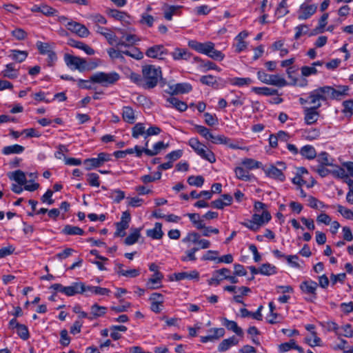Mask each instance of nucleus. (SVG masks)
<instances>
[{"label":"nucleus","mask_w":353,"mask_h":353,"mask_svg":"<svg viewBox=\"0 0 353 353\" xmlns=\"http://www.w3.org/2000/svg\"><path fill=\"white\" fill-rule=\"evenodd\" d=\"M188 46L196 52L214 60L222 61L225 57L224 54L214 48V43L211 41L201 43L196 40H189Z\"/></svg>","instance_id":"f257e3e1"},{"label":"nucleus","mask_w":353,"mask_h":353,"mask_svg":"<svg viewBox=\"0 0 353 353\" xmlns=\"http://www.w3.org/2000/svg\"><path fill=\"white\" fill-rule=\"evenodd\" d=\"M64 61L66 65L72 70H78L81 72L93 70L98 66V63L96 62H90L88 63L83 58L69 54H65L64 55Z\"/></svg>","instance_id":"f03ea898"},{"label":"nucleus","mask_w":353,"mask_h":353,"mask_svg":"<svg viewBox=\"0 0 353 353\" xmlns=\"http://www.w3.org/2000/svg\"><path fill=\"white\" fill-rule=\"evenodd\" d=\"M188 145L202 159L210 163L216 161V157L214 152L204 143H201L197 138L192 137L188 140Z\"/></svg>","instance_id":"7ed1b4c3"},{"label":"nucleus","mask_w":353,"mask_h":353,"mask_svg":"<svg viewBox=\"0 0 353 353\" xmlns=\"http://www.w3.org/2000/svg\"><path fill=\"white\" fill-rule=\"evenodd\" d=\"M272 219L268 210H263L261 214H254L252 219H245L241 224L252 231H258L261 226L268 223Z\"/></svg>","instance_id":"20e7f679"},{"label":"nucleus","mask_w":353,"mask_h":353,"mask_svg":"<svg viewBox=\"0 0 353 353\" xmlns=\"http://www.w3.org/2000/svg\"><path fill=\"white\" fill-rule=\"evenodd\" d=\"M142 73L145 86L148 88L155 87L161 77V70L159 67L152 65H147L143 67Z\"/></svg>","instance_id":"39448f33"},{"label":"nucleus","mask_w":353,"mask_h":353,"mask_svg":"<svg viewBox=\"0 0 353 353\" xmlns=\"http://www.w3.org/2000/svg\"><path fill=\"white\" fill-rule=\"evenodd\" d=\"M257 79L262 83L282 88L288 85L287 81L280 74H270L263 70H259L256 72Z\"/></svg>","instance_id":"423d86ee"},{"label":"nucleus","mask_w":353,"mask_h":353,"mask_svg":"<svg viewBox=\"0 0 353 353\" xmlns=\"http://www.w3.org/2000/svg\"><path fill=\"white\" fill-rule=\"evenodd\" d=\"M328 98L326 86L319 87L308 93L307 104L314 108H319L323 102H325Z\"/></svg>","instance_id":"0eeeda50"},{"label":"nucleus","mask_w":353,"mask_h":353,"mask_svg":"<svg viewBox=\"0 0 353 353\" xmlns=\"http://www.w3.org/2000/svg\"><path fill=\"white\" fill-rule=\"evenodd\" d=\"M119 78V74L116 72L109 73L98 72L90 77V81L108 87L115 83Z\"/></svg>","instance_id":"6e6552de"},{"label":"nucleus","mask_w":353,"mask_h":353,"mask_svg":"<svg viewBox=\"0 0 353 353\" xmlns=\"http://www.w3.org/2000/svg\"><path fill=\"white\" fill-rule=\"evenodd\" d=\"M36 47L41 54L47 56V62L48 65L51 66L57 61V57L54 52V43L37 41L36 43Z\"/></svg>","instance_id":"1a4fd4ad"},{"label":"nucleus","mask_w":353,"mask_h":353,"mask_svg":"<svg viewBox=\"0 0 353 353\" xmlns=\"http://www.w3.org/2000/svg\"><path fill=\"white\" fill-rule=\"evenodd\" d=\"M301 292L305 295V300L314 302L317 298L318 283L309 279L302 281L300 284Z\"/></svg>","instance_id":"9d476101"},{"label":"nucleus","mask_w":353,"mask_h":353,"mask_svg":"<svg viewBox=\"0 0 353 353\" xmlns=\"http://www.w3.org/2000/svg\"><path fill=\"white\" fill-rule=\"evenodd\" d=\"M110 154L105 152H101L97 157L87 159L83 161L85 168L87 170L101 166L105 162L110 160Z\"/></svg>","instance_id":"9b49d317"},{"label":"nucleus","mask_w":353,"mask_h":353,"mask_svg":"<svg viewBox=\"0 0 353 353\" xmlns=\"http://www.w3.org/2000/svg\"><path fill=\"white\" fill-rule=\"evenodd\" d=\"M263 172L266 176L272 179L279 182H283L285 181V175L283 170L278 168L276 165L269 164L263 168Z\"/></svg>","instance_id":"f8f14e48"},{"label":"nucleus","mask_w":353,"mask_h":353,"mask_svg":"<svg viewBox=\"0 0 353 353\" xmlns=\"http://www.w3.org/2000/svg\"><path fill=\"white\" fill-rule=\"evenodd\" d=\"M328 98L330 99L341 100L349 94L350 88L347 85H339L336 88L326 86Z\"/></svg>","instance_id":"ddd939ff"},{"label":"nucleus","mask_w":353,"mask_h":353,"mask_svg":"<svg viewBox=\"0 0 353 353\" xmlns=\"http://www.w3.org/2000/svg\"><path fill=\"white\" fill-rule=\"evenodd\" d=\"M148 301L150 303V310L159 314L163 310L164 296L159 292H153L150 294Z\"/></svg>","instance_id":"4468645a"},{"label":"nucleus","mask_w":353,"mask_h":353,"mask_svg":"<svg viewBox=\"0 0 353 353\" xmlns=\"http://www.w3.org/2000/svg\"><path fill=\"white\" fill-rule=\"evenodd\" d=\"M65 27L68 30L82 38L87 37L90 34V31L84 25L72 20L68 21V23H65Z\"/></svg>","instance_id":"2eb2a0df"},{"label":"nucleus","mask_w":353,"mask_h":353,"mask_svg":"<svg viewBox=\"0 0 353 353\" xmlns=\"http://www.w3.org/2000/svg\"><path fill=\"white\" fill-rule=\"evenodd\" d=\"M230 273L229 269L223 268L213 272L212 277L208 279V283L210 285L217 286L223 280H227L228 274Z\"/></svg>","instance_id":"dca6fc26"},{"label":"nucleus","mask_w":353,"mask_h":353,"mask_svg":"<svg viewBox=\"0 0 353 353\" xmlns=\"http://www.w3.org/2000/svg\"><path fill=\"white\" fill-rule=\"evenodd\" d=\"M317 10V6L315 4L302 3L298 10V19L299 20H305L312 17Z\"/></svg>","instance_id":"f3484780"},{"label":"nucleus","mask_w":353,"mask_h":353,"mask_svg":"<svg viewBox=\"0 0 353 353\" xmlns=\"http://www.w3.org/2000/svg\"><path fill=\"white\" fill-rule=\"evenodd\" d=\"M168 51L162 45H155L149 48L146 52L145 55L148 57L152 59H163L168 55Z\"/></svg>","instance_id":"a211bd4d"},{"label":"nucleus","mask_w":353,"mask_h":353,"mask_svg":"<svg viewBox=\"0 0 353 353\" xmlns=\"http://www.w3.org/2000/svg\"><path fill=\"white\" fill-rule=\"evenodd\" d=\"M226 82L238 88L248 87L254 83V80L250 77H228L226 79Z\"/></svg>","instance_id":"6ab92c4d"},{"label":"nucleus","mask_w":353,"mask_h":353,"mask_svg":"<svg viewBox=\"0 0 353 353\" xmlns=\"http://www.w3.org/2000/svg\"><path fill=\"white\" fill-rule=\"evenodd\" d=\"M248 32L245 30L239 33L234 38L235 43L233 45L236 52L239 53L245 50L248 47V43L245 39L248 37Z\"/></svg>","instance_id":"aec40b11"},{"label":"nucleus","mask_w":353,"mask_h":353,"mask_svg":"<svg viewBox=\"0 0 353 353\" xmlns=\"http://www.w3.org/2000/svg\"><path fill=\"white\" fill-rule=\"evenodd\" d=\"M236 179L243 181H250L254 179V175L240 163L234 169Z\"/></svg>","instance_id":"412c9836"},{"label":"nucleus","mask_w":353,"mask_h":353,"mask_svg":"<svg viewBox=\"0 0 353 353\" xmlns=\"http://www.w3.org/2000/svg\"><path fill=\"white\" fill-rule=\"evenodd\" d=\"M145 154L149 157L155 156V155L158 154L159 153H160L161 151L166 149L168 147V144L165 143L163 141H158V142L155 143L153 145L152 148L151 150L148 148V141H147L145 143Z\"/></svg>","instance_id":"4be33fe9"},{"label":"nucleus","mask_w":353,"mask_h":353,"mask_svg":"<svg viewBox=\"0 0 353 353\" xmlns=\"http://www.w3.org/2000/svg\"><path fill=\"white\" fill-rule=\"evenodd\" d=\"M163 275L161 272L154 273L146 283L147 288L150 290H156L160 288L162 285Z\"/></svg>","instance_id":"5701e85b"},{"label":"nucleus","mask_w":353,"mask_h":353,"mask_svg":"<svg viewBox=\"0 0 353 353\" xmlns=\"http://www.w3.org/2000/svg\"><path fill=\"white\" fill-rule=\"evenodd\" d=\"M165 106L167 108H174L180 112H184L188 108V105L184 101L173 97H169L166 99Z\"/></svg>","instance_id":"b1692460"},{"label":"nucleus","mask_w":353,"mask_h":353,"mask_svg":"<svg viewBox=\"0 0 353 353\" xmlns=\"http://www.w3.org/2000/svg\"><path fill=\"white\" fill-rule=\"evenodd\" d=\"M97 32L103 36L110 45H114L117 41L116 34L109 28L97 26Z\"/></svg>","instance_id":"393cba45"},{"label":"nucleus","mask_w":353,"mask_h":353,"mask_svg":"<svg viewBox=\"0 0 353 353\" xmlns=\"http://www.w3.org/2000/svg\"><path fill=\"white\" fill-rule=\"evenodd\" d=\"M115 271L119 275L128 278H134L140 274V270L139 269L125 270L123 265L121 263L116 265Z\"/></svg>","instance_id":"a878e982"},{"label":"nucleus","mask_w":353,"mask_h":353,"mask_svg":"<svg viewBox=\"0 0 353 353\" xmlns=\"http://www.w3.org/2000/svg\"><path fill=\"white\" fill-rule=\"evenodd\" d=\"M318 108L310 107L304 110V120L306 124L312 125L317 121L319 117V114L316 110Z\"/></svg>","instance_id":"bb28decb"},{"label":"nucleus","mask_w":353,"mask_h":353,"mask_svg":"<svg viewBox=\"0 0 353 353\" xmlns=\"http://www.w3.org/2000/svg\"><path fill=\"white\" fill-rule=\"evenodd\" d=\"M1 75L3 77L14 79L19 76V70L15 68L14 63H10L5 65V68L1 72Z\"/></svg>","instance_id":"cd10ccee"},{"label":"nucleus","mask_w":353,"mask_h":353,"mask_svg":"<svg viewBox=\"0 0 353 353\" xmlns=\"http://www.w3.org/2000/svg\"><path fill=\"white\" fill-rule=\"evenodd\" d=\"M108 308L105 306H101L97 303L93 304L90 307V314L88 319L93 320L94 319L104 316L107 312Z\"/></svg>","instance_id":"c85d7f7f"},{"label":"nucleus","mask_w":353,"mask_h":353,"mask_svg":"<svg viewBox=\"0 0 353 353\" xmlns=\"http://www.w3.org/2000/svg\"><path fill=\"white\" fill-rule=\"evenodd\" d=\"M171 55L174 60H189L192 56V54L185 48H176L171 53Z\"/></svg>","instance_id":"c756f323"},{"label":"nucleus","mask_w":353,"mask_h":353,"mask_svg":"<svg viewBox=\"0 0 353 353\" xmlns=\"http://www.w3.org/2000/svg\"><path fill=\"white\" fill-rule=\"evenodd\" d=\"M232 201V196L230 194H223L221 198L213 201L212 202V206L216 209H223L224 207L230 205Z\"/></svg>","instance_id":"7c9ffc66"},{"label":"nucleus","mask_w":353,"mask_h":353,"mask_svg":"<svg viewBox=\"0 0 353 353\" xmlns=\"http://www.w3.org/2000/svg\"><path fill=\"white\" fill-rule=\"evenodd\" d=\"M174 277L176 281H181L184 279H199V273L196 270H192L190 272H181L175 273Z\"/></svg>","instance_id":"2f4dec72"},{"label":"nucleus","mask_w":353,"mask_h":353,"mask_svg":"<svg viewBox=\"0 0 353 353\" xmlns=\"http://www.w3.org/2000/svg\"><path fill=\"white\" fill-rule=\"evenodd\" d=\"M122 119L125 122L132 124L136 121V117L133 109L130 106H124L122 109Z\"/></svg>","instance_id":"473e14b6"},{"label":"nucleus","mask_w":353,"mask_h":353,"mask_svg":"<svg viewBox=\"0 0 353 353\" xmlns=\"http://www.w3.org/2000/svg\"><path fill=\"white\" fill-rule=\"evenodd\" d=\"M332 328L336 332V333L339 335L345 336V337H352L353 336V329L350 324H346L341 327H339L336 323H332Z\"/></svg>","instance_id":"72a5a7b5"},{"label":"nucleus","mask_w":353,"mask_h":353,"mask_svg":"<svg viewBox=\"0 0 353 353\" xmlns=\"http://www.w3.org/2000/svg\"><path fill=\"white\" fill-rule=\"evenodd\" d=\"M239 163L245 168H246L249 172L252 170L260 168L262 166V163L260 161H258L252 158H244Z\"/></svg>","instance_id":"f704fd0d"},{"label":"nucleus","mask_w":353,"mask_h":353,"mask_svg":"<svg viewBox=\"0 0 353 353\" xmlns=\"http://www.w3.org/2000/svg\"><path fill=\"white\" fill-rule=\"evenodd\" d=\"M299 153L303 157L309 160L314 159L316 157V150L311 145H305L303 146L301 148Z\"/></svg>","instance_id":"c9c22d12"},{"label":"nucleus","mask_w":353,"mask_h":353,"mask_svg":"<svg viewBox=\"0 0 353 353\" xmlns=\"http://www.w3.org/2000/svg\"><path fill=\"white\" fill-rule=\"evenodd\" d=\"M70 45L74 48L83 50L88 55H93L95 53L93 48L82 41L72 40Z\"/></svg>","instance_id":"e433bc0d"},{"label":"nucleus","mask_w":353,"mask_h":353,"mask_svg":"<svg viewBox=\"0 0 353 353\" xmlns=\"http://www.w3.org/2000/svg\"><path fill=\"white\" fill-rule=\"evenodd\" d=\"M238 343L239 341L235 336H231L221 341L219 345L218 350L219 352H225L229 350L231 347L236 345Z\"/></svg>","instance_id":"4c0bfd02"},{"label":"nucleus","mask_w":353,"mask_h":353,"mask_svg":"<svg viewBox=\"0 0 353 353\" xmlns=\"http://www.w3.org/2000/svg\"><path fill=\"white\" fill-rule=\"evenodd\" d=\"M187 216L194 226L198 229L201 230L202 228H204V221L203 216H201L197 213H188L185 214Z\"/></svg>","instance_id":"58836bf2"},{"label":"nucleus","mask_w":353,"mask_h":353,"mask_svg":"<svg viewBox=\"0 0 353 353\" xmlns=\"http://www.w3.org/2000/svg\"><path fill=\"white\" fill-rule=\"evenodd\" d=\"M251 91L261 96H272L277 93L276 90L268 87H252Z\"/></svg>","instance_id":"ea45409f"},{"label":"nucleus","mask_w":353,"mask_h":353,"mask_svg":"<svg viewBox=\"0 0 353 353\" xmlns=\"http://www.w3.org/2000/svg\"><path fill=\"white\" fill-rule=\"evenodd\" d=\"M11 180L16 181L19 185H23L27 183V179L25 173L21 170H16L9 174Z\"/></svg>","instance_id":"a19ab883"},{"label":"nucleus","mask_w":353,"mask_h":353,"mask_svg":"<svg viewBox=\"0 0 353 353\" xmlns=\"http://www.w3.org/2000/svg\"><path fill=\"white\" fill-rule=\"evenodd\" d=\"M9 57L14 61L21 63L28 57V53L25 50H11Z\"/></svg>","instance_id":"79ce46f5"},{"label":"nucleus","mask_w":353,"mask_h":353,"mask_svg":"<svg viewBox=\"0 0 353 353\" xmlns=\"http://www.w3.org/2000/svg\"><path fill=\"white\" fill-rule=\"evenodd\" d=\"M205 139L207 141H211L214 144L227 145L229 141V139L224 135H221V134L215 135V134H212L211 132H210L208 133L207 137H205Z\"/></svg>","instance_id":"37998d69"},{"label":"nucleus","mask_w":353,"mask_h":353,"mask_svg":"<svg viewBox=\"0 0 353 353\" xmlns=\"http://www.w3.org/2000/svg\"><path fill=\"white\" fill-rule=\"evenodd\" d=\"M141 228L131 229V232L125 239V243L131 245L137 242L141 236Z\"/></svg>","instance_id":"c03bdc74"},{"label":"nucleus","mask_w":353,"mask_h":353,"mask_svg":"<svg viewBox=\"0 0 353 353\" xmlns=\"http://www.w3.org/2000/svg\"><path fill=\"white\" fill-rule=\"evenodd\" d=\"M147 235L153 239H161L163 235L161 223H156L154 228L147 231Z\"/></svg>","instance_id":"a18cd8bd"},{"label":"nucleus","mask_w":353,"mask_h":353,"mask_svg":"<svg viewBox=\"0 0 353 353\" xmlns=\"http://www.w3.org/2000/svg\"><path fill=\"white\" fill-rule=\"evenodd\" d=\"M262 310H263V306L260 305L255 312H250L245 308L241 309L240 312L243 317L250 316L254 319L261 321V320H262V314H261Z\"/></svg>","instance_id":"49530a36"},{"label":"nucleus","mask_w":353,"mask_h":353,"mask_svg":"<svg viewBox=\"0 0 353 353\" xmlns=\"http://www.w3.org/2000/svg\"><path fill=\"white\" fill-rule=\"evenodd\" d=\"M316 157L317 162L320 164L319 165H333L334 160L326 152H321Z\"/></svg>","instance_id":"de8ad7c7"},{"label":"nucleus","mask_w":353,"mask_h":353,"mask_svg":"<svg viewBox=\"0 0 353 353\" xmlns=\"http://www.w3.org/2000/svg\"><path fill=\"white\" fill-rule=\"evenodd\" d=\"M25 148L22 145L14 144L12 145L6 146L2 150V153L5 155H10L12 154H21Z\"/></svg>","instance_id":"09e8293b"},{"label":"nucleus","mask_w":353,"mask_h":353,"mask_svg":"<svg viewBox=\"0 0 353 353\" xmlns=\"http://www.w3.org/2000/svg\"><path fill=\"white\" fill-rule=\"evenodd\" d=\"M146 129L143 123H137L132 128V137L134 139H138L141 136L145 138Z\"/></svg>","instance_id":"8fccbe9b"},{"label":"nucleus","mask_w":353,"mask_h":353,"mask_svg":"<svg viewBox=\"0 0 353 353\" xmlns=\"http://www.w3.org/2000/svg\"><path fill=\"white\" fill-rule=\"evenodd\" d=\"M223 325L225 326L228 330L234 332L239 336H241L243 334L242 329L239 327L237 323L234 321L223 319Z\"/></svg>","instance_id":"3c124183"},{"label":"nucleus","mask_w":353,"mask_h":353,"mask_svg":"<svg viewBox=\"0 0 353 353\" xmlns=\"http://www.w3.org/2000/svg\"><path fill=\"white\" fill-rule=\"evenodd\" d=\"M81 282L72 283L70 286H66L65 295L68 296H74L77 294H81Z\"/></svg>","instance_id":"603ef678"},{"label":"nucleus","mask_w":353,"mask_h":353,"mask_svg":"<svg viewBox=\"0 0 353 353\" xmlns=\"http://www.w3.org/2000/svg\"><path fill=\"white\" fill-rule=\"evenodd\" d=\"M259 272L261 274L270 276L276 273V268L274 265L266 263L260 266Z\"/></svg>","instance_id":"864d4df0"},{"label":"nucleus","mask_w":353,"mask_h":353,"mask_svg":"<svg viewBox=\"0 0 353 353\" xmlns=\"http://www.w3.org/2000/svg\"><path fill=\"white\" fill-rule=\"evenodd\" d=\"M307 201V205L313 209L320 210L327 208V205L312 196H308Z\"/></svg>","instance_id":"5fc2aeb1"},{"label":"nucleus","mask_w":353,"mask_h":353,"mask_svg":"<svg viewBox=\"0 0 353 353\" xmlns=\"http://www.w3.org/2000/svg\"><path fill=\"white\" fill-rule=\"evenodd\" d=\"M194 60L196 62H201V65L205 68L206 70H213L218 72L221 71V69L219 66L210 61H204L199 57H194Z\"/></svg>","instance_id":"6e6d98bb"},{"label":"nucleus","mask_w":353,"mask_h":353,"mask_svg":"<svg viewBox=\"0 0 353 353\" xmlns=\"http://www.w3.org/2000/svg\"><path fill=\"white\" fill-rule=\"evenodd\" d=\"M199 250V248L194 247L190 250H188L185 252L184 255L181 257V260L183 262L188 261H195L196 260V257L195 256V253Z\"/></svg>","instance_id":"4d7b16f0"},{"label":"nucleus","mask_w":353,"mask_h":353,"mask_svg":"<svg viewBox=\"0 0 353 353\" xmlns=\"http://www.w3.org/2000/svg\"><path fill=\"white\" fill-rule=\"evenodd\" d=\"M63 232L67 235H83L84 231L77 227L70 225H67L63 229Z\"/></svg>","instance_id":"13d9d810"},{"label":"nucleus","mask_w":353,"mask_h":353,"mask_svg":"<svg viewBox=\"0 0 353 353\" xmlns=\"http://www.w3.org/2000/svg\"><path fill=\"white\" fill-rule=\"evenodd\" d=\"M302 136L308 141L316 139L320 136V131L316 128L304 130Z\"/></svg>","instance_id":"bf43d9fd"},{"label":"nucleus","mask_w":353,"mask_h":353,"mask_svg":"<svg viewBox=\"0 0 353 353\" xmlns=\"http://www.w3.org/2000/svg\"><path fill=\"white\" fill-rule=\"evenodd\" d=\"M200 234L195 232H190L187 234V235L182 239V242L184 243H193L197 244L198 241L200 239Z\"/></svg>","instance_id":"052dcab7"},{"label":"nucleus","mask_w":353,"mask_h":353,"mask_svg":"<svg viewBox=\"0 0 353 353\" xmlns=\"http://www.w3.org/2000/svg\"><path fill=\"white\" fill-rule=\"evenodd\" d=\"M110 15L117 20L129 23L130 16L125 12L117 10H111Z\"/></svg>","instance_id":"680f3d73"},{"label":"nucleus","mask_w":353,"mask_h":353,"mask_svg":"<svg viewBox=\"0 0 353 353\" xmlns=\"http://www.w3.org/2000/svg\"><path fill=\"white\" fill-rule=\"evenodd\" d=\"M110 194V197L117 203H120L125 197V192L119 189L111 190Z\"/></svg>","instance_id":"e2e57ef3"},{"label":"nucleus","mask_w":353,"mask_h":353,"mask_svg":"<svg viewBox=\"0 0 353 353\" xmlns=\"http://www.w3.org/2000/svg\"><path fill=\"white\" fill-rule=\"evenodd\" d=\"M175 93L185 94L190 92L192 89V85L188 83H180L174 84Z\"/></svg>","instance_id":"0e129e2a"},{"label":"nucleus","mask_w":353,"mask_h":353,"mask_svg":"<svg viewBox=\"0 0 353 353\" xmlns=\"http://www.w3.org/2000/svg\"><path fill=\"white\" fill-rule=\"evenodd\" d=\"M328 17V13H324L319 19L318 26L316 28V31L318 33H323L325 32Z\"/></svg>","instance_id":"69168bd1"},{"label":"nucleus","mask_w":353,"mask_h":353,"mask_svg":"<svg viewBox=\"0 0 353 353\" xmlns=\"http://www.w3.org/2000/svg\"><path fill=\"white\" fill-rule=\"evenodd\" d=\"M338 212L346 219L353 220V208L348 209L343 205L337 206Z\"/></svg>","instance_id":"338daca9"},{"label":"nucleus","mask_w":353,"mask_h":353,"mask_svg":"<svg viewBox=\"0 0 353 353\" xmlns=\"http://www.w3.org/2000/svg\"><path fill=\"white\" fill-rule=\"evenodd\" d=\"M126 200L127 205L132 208L141 207L144 203L143 199L138 196L127 197Z\"/></svg>","instance_id":"774afa93"}]
</instances>
